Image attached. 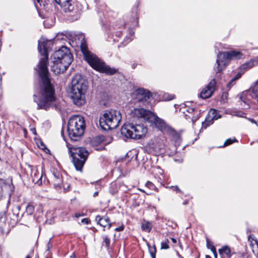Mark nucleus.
<instances>
[{
    "mask_svg": "<svg viewBox=\"0 0 258 258\" xmlns=\"http://www.w3.org/2000/svg\"><path fill=\"white\" fill-rule=\"evenodd\" d=\"M169 188L172 189L173 191H176V192H179V193L182 192L181 190L178 188V187L177 185L171 186L169 187Z\"/></svg>",
    "mask_w": 258,
    "mask_h": 258,
    "instance_id": "2f4dec72",
    "label": "nucleus"
},
{
    "mask_svg": "<svg viewBox=\"0 0 258 258\" xmlns=\"http://www.w3.org/2000/svg\"><path fill=\"white\" fill-rule=\"evenodd\" d=\"M46 42H38V49L40 53L43 56L38 65L40 82L39 98L37 101V108L47 110L50 107H54L55 110H60L61 105L59 101L56 98L53 86L51 84L47 68L48 51ZM35 101H36L35 100Z\"/></svg>",
    "mask_w": 258,
    "mask_h": 258,
    "instance_id": "f257e3e1",
    "label": "nucleus"
},
{
    "mask_svg": "<svg viewBox=\"0 0 258 258\" xmlns=\"http://www.w3.org/2000/svg\"><path fill=\"white\" fill-rule=\"evenodd\" d=\"M130 34H131V35H133L134 34V32H131Z\"/></svg>",
    "mask_w": 258,
    "mask_h": 258,
    "instance_id": "603ef678",
    "label": "nucleus"
},
{
    "mask_svg": "<svg viewBox=\"0 0 258 258\" xmlns=\"http://www.w3.org/2000/svg\"><path fill=\"white\" fill-rule=\"evenodd\" d=\"M71 98L74 103L82 106L86 102L85 94L88 89V82L80 74H76L72 80Z\"/></svg>",
    "mask_w": 258,
    "mask_h": 258,
    "instance_id": "7ed1b4c3",
    "label": "nucleus"
},
{
    "mask_svg": "<svg viewBox=\"0 0 258 258\" xmlns=\"http://www.w3.org/2000/svg\"><path fill=\"white\" fill-rule=\"evenodd\" d=\"M241 76V74L240 73H238L232 79L235 82V81L239 79Z\"/></svg>",
    "mask_w": 258,
    "mask_h": 258,
    "instance_id": "4c0bfd02",
    "label": "nucleus"
},
{
    "mask_svg": "<svg viewBox=\"0 0 258 258\" xmlns=\"http://www.w3.org/2000/svg\"><path fill=\"white\" fill-rule=\"evenodd\" d=\"M121 119V115L119 111L115 110H106L100 116L99 123L101 128L105 130L116 128Z\"/></svg>",
    "mask_w": 258,
    "mask_h": 258,
    "instance_id": "0eeeda50",
    "label": "nucleus"
},
{
    "mask_svg": "<svg viewBox=\"0 0 258 258\" xmlns=\"http://www.w3.org/2000/svg\"><path fill=\"white\" fill-rule=\"evenodd\" d=\"M214 255L215 257H217V252H216V253H214Z\"/></svg>",
    "mask_w": 258,
    "mask_h": 258,
    "instance_id": "3c124183",
    "label": "nucleus"
},
{
    "mask_svg": "<svg viewBox=\"0 0 258 258\" xmlns=\"http://www.w3.org/2000/svg\"><path fill=\"white\" fill-rule=\"evenodd\" d=\"M167 133H168L171 136V141L173 144H174L175 148L174 151H175L177 147L180 145L181 141L180 135L176 132L172 128H171Z\"/></svg>",
    "mask_w": 258,
    "mask_h": 258,
    "instance_id": "6ab92c4d",
    "label": "nucleus"
},
{
    "mask_svg": "<svg viewBox=\"0 0 258 258\" xmlns=\"http://www.w3.org/2000/svg\"><path fill=\"white\" fill-rule=\"evenodd\" d=\"M124 229L123 226H121L115 229L116 231H122Z\"/></svg>",
    "mask_w": 258,
    "mask_h": 258,
    "instance_id": "58836bf2",
    "label": "nucleus"
},
{
    "mask_svg": "<svg viewBox=\"0 0 258 258\" xmlns=\"http://www.w3.org/2000/svg\"><path fill=\"white\" fill-rule=\"evenodd\" d=\"M219 253L222 258H231V250L229 246L225 245L218 250Z\"/></svg>",
    "mask_w": 258,
    "mask_h": 258,
    "instance_id": "412c9836",
    "label": "nucleus"
},
{
    "mask_svg": "<svg viewBox=\"0 0 258 258\" xmlns=\"http://www.w3.org/2000/svg\"><path fill=\"white\" fill-rule=\"evenodd\" d=\"M209 118L212 119H218L221 117V116L219 114L216 110L214 109H211L209 112Z\"/></svg>",
    "mask_w": 258,
    "mask_h": 258,
    "instance_id": "5701e85b",
    "label": "nucleus"
},
{
    "mask_svg": "<svg viewBox=\"0 0 258 258\" xmlns=\"http://www.w3.org/2000/svg\"><path fill=\"white\" fill-rule=\"evenodd\" d=\"M82 216L81 215H80V214H78V213H76V214H75V216H76L77 218L79 217H80V216Z\"/></svg>",
    "mask_w": 258,
    "mask_h": 258,
    "instance_id": "49530a36",
    "label": "nucleus"
},
{
    "mask_svg": "<svg viewBox=\"0 0 258 258\" xmlns=\"http://www.w3.org/2000/svg\"><path fill=\"white\" fill-rule=\"evenodd\" d=\"M31 130L34 135L36 134V130L35 128H32Z\"/></svg>",
    "mask_w": 258,
    "mask_h": 258,
    "instance_id": "37998d69",
    "label": "nucleus"
},
{
    "mask_svg": "<svg viewBox=\"0 0 258 258\" xmlns=\"http://www.w3.org/2000/svg\"><path fill=\"white\" fill-rule=\"evenodd\" d=\"M135 67H136V66H135V65H134H134L132 66V68H133V69H135Z\"/></svg>",
    "mask_w": 258,
    "mask_h": 258,
    "instance_id": "5fc2aeb1",
    "label": "nucleus"
},
{
    "mask_svg": "<svg viewBox=\"0 0 258 258\" xmlns=\"http://www.w3.org/2000/svg\"><path fill=\"white\" fill-rule=\"evenodd\" d=\"M16 208L18 210H20V206H17L16 207Z\"/></svg>",
    "mask_w": 258,
    "mask_h": 258,
    "instance_id": "8fccbe9b",
    "label": "nucleus"
},
{
    "mask_svg": "<svg viewBox=\"0 0 258 258\" xmlns=\"http://www.w3.org/2000/svg\"><path fill=\"white\" fill-rule=\"evenodd\" d=\"M208 257H209V258H211V257H210V256H208Z\"/></svg>",
    "mask_w": 258,
    "mask_h": 258,
    "instance_id": "bf43d9fd",
    "label": "nucleus"
},
{
    "mask_svg": "<svg viewBox=\"0 0 258 258\" xmlns=\"http://www.w3.org/2000/svg\"><path fill=\"white\" fill-rule=\"evenodd\" d=\"M132 40V39L130 38L129 39V41H131Z\"/></svg>",
    "mask_w": 258,
    "mask_h": 258,
    "instance_id": "4d7b16f0",
    "label": "nucleus"
},
{
    "mask_svg": "<svg viewBox=\"0 0 258 258\" xmlns=\"http://www.w3.org/2000/svg\"><path fill=\"white\" fill-rule=\"evenodd\" d=\"M206 258H208V255L206 256Z\"/></svg>",
    "mask_w": 258,
    "mask_h": 258,
    "instance_id": "052dcab7",
    "label": "nucleus"
},
{
    "mask_svg": "<svg viewBox=\"0 0 258 258\" xmlns=\"http://www.w3.org/2000/svg\"><path fill=\"white\" fill-rule=\"evenodd\" d=\"M176 253L179 258H183V257L179 253L178 251H177Z\"/></svg>",
    "mask_w": 258,
    "mask_h": 258,
    "instance_id": "a18cd8bd",
    "label": "nucleus"
},
{
    "mask_svg": "<svg viewBox=\"0 0 258 258\" xmlns=\"http://www.w3.org/2000/svg\"><path fill=\"white\" fill-rule=\"evenodd\" d=\"M159 173H160V174L161 176V177H159V179H160V180H162V179L163 178V170H161V169H160Z\"/></svg>",
    "mask_w": 258,
    "mask_h": 258,
    "instance_id": "a19ab883",
    "label": "nucleus"
},
{
    "mask_svg": "<svg viewBox=\"0 0 258 258\" xmlns=\"http://www.w3.org/2000/svg\"><path fill=\"white\" fill-rule=\"evenodd\" d=\"M131 115L134 118L143 119L150 123L151 126L155 127L162 132H168L171 128L163 119L152 112L143 108H135L131 111Z\"/></svg>",
    "mask_w": 258,
    "mask_h": 258,
    "instance_id": "20e7f679",
    "label": "nucleus"
},
{
    "mask_svg": "<svg viewBox=\"0 0 258 258\" xmlns=\"http://www.w3.org/2000/svg\"><path fill=\"white\" fill-rule=\"evenodd\" d=\"M207 246H208V248H210L211 250V251L213 252V253H216V248H215L214 245H213L212 244L210 245L209 244V243L208 242L207 243Z\"/></svg>",
    "mask_w": 258,
    "mask_h": 258,
    "instance_id": "72a5a7b5",
    "label": "nucleus"
},
{
    "mask_svg": "<svg viewBox=\"0 0 258 258\" xmlns=\"http://www.w3.org/2000/svg\"><path fill=\"white\" fill-rule=\"evenodd\" d=\"M34 211V207L29 203L26 208V212L28 215H32Z\"/></svg>",
    "mask_w": 258,
    "mask_h": 258,
    "instance_id": "a878e982",
    "label": "nucleus"
},
{
    "mask_svg": "<svg viewBox=\"0 0 258 258\" xmlns=\"http://www.w3.org/2000/svg\"><path fill=\"white\" fill-rule=\"evenodd\" d=\"M120 132L121 134L126 138L138 140L145 136L148 128L143 124L128 123L123 125Z\"/></svg>",
    "mask_w": 258,
    "mask_h": 258,
    "instance_id": "6e6552de",
    "label": "nucleus"
},
{
    "mask_svg": "<svg viewBox=\"0 0 258 258\" xmlns=\"http://www.w3.org/2000/svg\"><path fill=\"white\" fill-rule=\"evenodd\" d=\"M242 54L240 51H230L220 52L217 55L216 63L214 67L216 73H220L225 69L229 61L232 59H239Z\"/></svg>",
    "mask_w": 258,
    "mask_h": 258,
    "instance_id": "1a4fd4ad",
    "label": "nucleus"
},
{
    "mask_svg": "<svg viewBox=\"0 0 258 258\" xmlns=\"http://www.w3.org/2000/svg\"><path fill=\"white\" fill-rule=\"evenodd\" d=\"M164 98L167 100H171L174 98V95H169L168 94H165L164 95Z\"/></svg>",
    "mask_w": 258,
    "mask_h": 258,
    "instance_id": "f704fd0d",
    "label": "nucleus"
},
{
    "mask_svg": "<svg viewBox=\"0 0 258 258\" xmlns=\"http://www.w3.org/2000/svg\"><path fill=\"white\" fill-rule=\"evenodd\" d=\"M51 70L55 74L66 71L72 63L73 57L70 50L66 46L55 51L51 56Z\"/></svg>",
    "mask_w": 258,
    "mask_h": 258,
    "instance_id": "f03ea898",
    "label": "nucleus"
},
{
    "mask_svg": "<svg viewBox=\"0 0 258 258\" xmlns=\"http://www.w3.org/2000/svg\"><path fill=\"white\" fill-rule=\"evenodd\" d=\"M149 250L151 256L152 258H156V248L155 246H154L153 247H150L149 246Z\"/></svg>",
    "mask_w": 258,
    "mask_h": 258,
    "instance_id": "bb28decb",
    "label": "nucleus"
},
{
    "mask_svg": "<svg viewBox=\"0 0 258 258\" xmlns=\"http://www.w3.org/2000/svg\"><path fill=\"white\" fill-rule=\"evenodd\" d=\"M60 6L71 2L72 0H55Z\"/></svg>",
    "mask_w": 258,
    "mask_h": 258,
    "instance_id": "7c9ffc66",
    "label": "nucleus"
},
{
    "mask_svg": "<svg viewBox=\"0 0 258 258\" xmlns=\"http://www.w3.org/2000/svg\"><path fill=\"white\" fill-rule=\"evenodd\" d=\"M14 188L12 181L7 183L4 179H0V200L4 194H8L10 197L13 192Z\"/></svg>",
    "mask_w": 258,
    "mask_h": 258,
    "instance_id": "dca6fc26",
    "label": "nucleus"
},
{
    "mask_svg": "<svg viewBox=\"0 0 258 258\" xmlns=\"http://www.w3.org/2000/svg\"><path fill=\"white\" fill-rule=\"evenodd\" d=\"M79 4L74 3L72 1L62 5L61 7L66 13H69L70 16L73 17L74 20H77L81 15V9Z\"/></svg>",
    "mask_w": 258,
    "mask_h": 258,
    "instance_id": "ddd939ff",
    "label": "nucleus"
},
{
    "mask_svg": "<svg viewBox=\"0 0 258 258\" xmlns=\"http://www.w3.org/2000/svg\"><path fill=\"white\" fill-rule=\"evenodd\" d=\"M152 96L150 91L142 88L136 89L131 94L132 100L134 103H139L145 106L148 104L149 100Z\"/></svg>",
    "mask_w": 258,
    "mask_h": 258,
    "instance_id": "f8f14e48",
    "label": "nucleus"
},
{
    "mask_svg": "<svg viewBox=\"0 0 258 258\" xmlns=\"http://www.w3.org/2000/svg\"><path fill=\"white\" fill-rule=\"evenodd\" d=\"M176 253L179 258H183V257L179 253L178 251H177Z\"/></svg>",
    "mask_w": 258,
    "mask_h": 258,
    "instance_id": "c03bdc74",
    "label": "nucleus"
},
{
    "mask_svg": "<svg viewBox=\"0 0 258 258\" xmlns=\"http://www.w3.org/2000/svg\"><path fill=\"white\" fill-rule=\"evenodd\" d=\"M85 120L81 115L71 117L68 124V132L70 139L73 141H79L84 133Z\"/></svg>",
    "mask_w": 258,
    "mask_h": 258,
    "instance_id": "423d86ee",
    "label": "nucleus"
},
{
    "mask_svg": "<svg viewBox=\"0 0 258 258\" xmlns=\"http://www.w3.org/2000/svg\"><path fill=\"white\" fill-rule=\"evenodd\" d=\"M98 192L97 191L95 192L94 193V194H93V196H94V197H96V196H97L98 195Z\"/></svg>",
    "mask_w": 258,
    "mask_h": 258,
    "instance_id": "de8ad7c7",
    "label": "nucleus"
},
{
    "mask_svg": "<svg viewBox=\"0 0 258 258\" xmlns=\"http://www.w3.org/2000/svg\"><path fill=\"white\" fill-rule=\"evenodd\" d=\"M258 64V56L243 64L242 68L246 70L252 68Z\"/></svg>",
    "mask_w": 258,
    "mask_h": 258,
    "instance_id": "4be33fe9",
    "label": "nucleus"
},
{
    "mask_svg": "<svg viewBox=\"0 0 258 258\" xmlns=\"http://www.w3.org/2000/svg\"><path fill=\"white\" fill-rule=\"evenodd\" d=\"M89 222V220L88 218H84L82 220V223L85 224H88Z\"/></svg>",
    "mask_w": 258,
    "mask_h": 258,
    "instance_id": "ea45409f",
    "label": "nucleus"
},
{
    "mask_svg": "<svg viewBox=\"0 0 258 258\" xmlns=\"http://www.w3.org/2000/svg\"><path fill=\"white\" fill-rule=\"evenodd\" d=\"M168 242L169 241L168 239H166L165 241H163L161 242V246L162 249H168L169 248V245H168Z\"/></svg>",
    "mask_w": 258,
    "mask_h": 258,
    "instance_id": "c756f323",
    "label": "nucleus"
},
{
    "mask_svg": "<svg viewBox=\"0 0 258 258\" xmlns=\"http://www.w3.org/2000/svg\"><path fill=\"white\" fill-rule=\"evenodd\" d=\"M103 242L105 244L106 247H108L110 245V238L107 236H103Z\"/></svg>",
    "mask_w": 258,
    "mask_h": 258,
    "instance_id": "c85d7f7f",
    "label": "nucleus"
},
{
    "mask_svg": "<svg viewBox=\"0 0 258 258\" xmlns=\"http://www.w3.org/2000/svg\"><path fill=\"white\" fill-rule=\"evenodd\" d=\"M71 258H76L74 255H72L71 256Z\"/></svg>",
    "mask_w": 258,
    "mask_h": 258,
    "instance_id": "09e8293b",
    "label": "nucleus"
},
{
    "mask_svg": "<svg viewBox=\"0 0 258 258\" xmlns=\"http://www.w3.org/2000/svg\"><path fill=\"white\" fill-rule=\"evenodd\" d=\"M187 204V202H184V204Z\"/></svg>",
    "mask_w": 258,
    "mask_h": 258,
    "instance_id": "6e6d98bb",
    "label": "nucleus"
},
{
    "mask_svg": "<svg viewBox=\"0 0 258 258\" xmlns=\"http://www.w3.org/2000/svg\"><path fill=\"white\" fill-rule=\"evenodd\" d=\"M69 152L73 158V164L78 171H81L88 158V152L84 148L71 147L68 146Z\"/></svg>",
    "mask_w": 258,
    "mask_h": 258,
    "instance_id": "9d476101",
    "label": "nucleus"
},
{
    "mask_svg": "<svg viewBox=\"0 0 258 258\" xmlns=\"http://www.w3.org/2000/svg\"><path fill=\"white\" fill-rule=\"evenodd\" d=\"M183 113L187 120L190 119L192 123L196 122L200 116V110L198 109H195L193 107H189L185 105V107L183 108Z\"/></svg>",
    "mask_w": 258,
    "mask_h": 258,
    "instance_id": "4468645a",
    "label": "nucleus"
},
{
    "mask_svg": "<svg viewBox=\"0 0 258 258\" xmlns=\"http://www.w3.org/2000/svg\"><path fill=\"white\" fill-rule=\"evenodd\" d=\"M152 227V225L150 222L145 221L142 223L141 225L142 230L147 232H149L151 231Z\"/></svg>",
    "mask_w": 258,
    "mask_h": 258,
    "instance_id": "b1692460",
    "label": "nucleus"
},
{
    "mask_svg": "<svg viewBox=\"0 0 258 258\" xmlns=\"http://www.w3.org/2000/svg\"><path fill=\"white\" fill-rule=\"evenodd\" d=\"M38 4H39L40 6L45 7L46 5H47V1L48 0H36Z\"/></svg>",
    "mask_w": 258,
    "mask_h": 258,
    "instance_id": "473e14b6",
    "label": "nucleus"
},
{
    "mask_svg": "<svg viewBox=\"0 0 258 258\" xmlns=\"http://www.w3.org/2000/svg\"><path fill=\"white\" fill-rule=\"evenodd\" d=\"M26 258H30V257L29 255H28L26 256Z\"/></svg>",
    "mask_w": 258,
    "mask_h": 258,
    "instance_id": "864d4df0",
    "label": "nucleus"
},
{
    "mask_svg": "<svg viewBox=\"0 0 258 258\" xmlns=\"http://www.w3.org/2000/svg\"><path fill=\"white\" fill-rule=\"evenodd\" d=\"M118 191L117 187L115 183H111L109 187V192L112 195H114Z\"/></svg>",
    "mask_w": 258,
    "mask_h": 258,
    "instance_id": "393cba45",
    "label": "nucleus"
},
{
    "mask_svg": "<svg viewBox=\"0 0 258 258\" xmlns=\"http://www.w3.org/2000/svg\"><path fill=\"white\" fill-rule=\"evenodd\" d=\"M241 76V74L240 73H238L232 79L235 82V81L239 79Z\"/></svg>",
    "mask_w": 258,
    "mask_h": 258,
    "instance_id": "e433bc0d",
    "label": "nucleus"
},
{
    "mask_svg": "<svg viewBox=\"0 0 258 258\" xmlns=\"http://www.w3.org/2000/svg\"><path fill=\"white\" fill-rule=\"evenodd\" d=\"M95 221L98 224L104 228V231H105V228L107 229H110L112 226V223L110 222V220L107 216L101 217L100 215H97L96 216Z\"/></svg>",
    "mask_w": 258,
    "mask_h": 258,
    "instance_id": "a211bd4d",
    "label": "nucleus"
},
{
    "mask_svg": "<svg viewBox=\"0 0 258 258\" xmlns=\"http://www.w3.org/2000/svg\"><path fill=\"white\" fill-rule=\"evenodd\" d=\"M240 99L247 107H249L250 103L258 105V80L249 89L241 94Z\"/></svg>",
    "mask_w": 258,
    "mask_h": 258,
    "instance_id": "9b49d317",
    "label": "nucleus"
},
{
    "mask_svg": "<svg viewBox=\"0 0 258 258\" xmlns=\"http://www.w3.org/2000/svg\"><path fill=\"white\" fill-rule=\"evenodd\" d=\"M52 180L53 186L56 190L61 189L63 186V183L61 175L59 172L53 170Z\"/></svg>",
    "mask_w": 258,
    "mask_h": 258,
    "instance_id": "f3484780",
    "label": "nucleus"
},
{
    "mask_svg": "<svg viewBox=\"0 0 258 258\" xmlns=\"http://www.w3.org/2000/svg\"><path fill=\"white\" fill-rule=\"evenodd\" d=\"M171 240H172L173 243H176L177 241H176V239H175L174 238H171Z\"/></svg>",
    "mask_w": 258,
    "mask_h": 258,
    "instance_id": "79ce46f5",
    "label": "nucleus"
},
{
    "mask_svg": "<svg viewBox=\"0 0 258 258\" xmlns=\"http://www.w3.org/2000/svg\"><path fill=\"white\" fill-rule=\"evenodd\" d=\"M31 176L33 182L38 185L42 184V174L40 173L36 168H33L31 169Z\"/></svg>",
    "mask_w": 258,
    "mask_h": 258,
    "instance_id": "aec40b11",
    "label": "nucleus"
},
{
    "mask_svg": "<svg viewBox=\"0 0 258 258\" xmlns=\"http://www.w3.org/2000/svg\"><path fill=\"white\" fill-rule=\"evenodd\" d=\"M216 81L215 79H212L209 83L202 89L200 96L203 99H207L210 97L216 90Z\"/></svg>",
    "mask_w": 258,
    "mask_h": 258,
    "instance_id": "2eb2a0df",
    "label": "nucleus"
},
{
    "mask_svg": "<svg viewBox=\"0 0 258 258\" xmlns=\"http://www.w3.org/2000/svg\"><path fill=\"white\" fill-rule=\"evenodd\" d=\"M235 82L231 79L227 85V87L228 90H230L231 88L235 84Z\"/></svg>",
    "mask_w": 258,
    "mask_h": 258,
    "instance_id": "c9c22d12",
    "label": "nucleus"
},
{
    "mask_svg": "<svg viewBox=\"0 0 258 258\" xmlns=\"http://www.w3.org/2000/svg\"><path fill=\"white\" fill-rule=\"evenodd\" d=\"M237 142V141L236 140V139L235 138H234L233 139H228L226 140V141L224 142L223 147L227 146L230 145L232 144V143H233L234 142Z\"/></svg>",
    "mask_w": 258,
    "mask_h": 258,
    "instance_id": "cd10ccee",
    "label": "nucleus"
},
{
    "mask_svg": "<svg viewBox=\"0 0 258 258\" xmlns=\"http://www.w3.org/2000/svg\"><path fill=\"white\" fill-rule=\"evenodd\" d=\"M208 257H209V258H211V257H210V256H208Z\"/></svg>",
    "mask_w": 258,
    "mask_h": 258,
    "instance_id": "13d9d810",
    "label": "nucleus"
},
{
    "mask_svg": "<svg viewBox=\"0 0 258 258\" xmlns=\"http://www.w3.org/2000/svg\"><path fill=\"white\" fill-rule=\"evenodd\" d=\"M81 49L85 60L94 69L99 72L110 75H113L117 72L116 69L106 65L95 54L89 51L84 38L81 41Z\"/></svg>",
    "mask_w": 258,
    "mask_h": 258,
    "instance_id": "39448f33",
    "label": "nucleus"
}]
</instances>
